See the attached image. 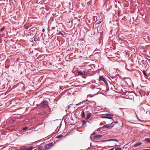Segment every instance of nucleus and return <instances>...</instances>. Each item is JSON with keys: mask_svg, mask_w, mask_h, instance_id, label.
<instances>
[{"mask_svg": "<svg viewBox=\"0 0 150 150\" xmlns=\"http://www.w3.org/2000/svg\"><path fill=\"white\" fill-rule=\"evenodd\" d=\"M113 115L112 114H106L105 116L102 117L104 118H107L109 119H111L112 118Z\"/></svg>", "mask_w": 150, "mask_h": 150, "instance_id": "f257e3e1", "label": "nucleus"}, {"mask_svg": "<svg viewBox=\"0 0 150 150\" xmlns=\"http://www.w3.org/2000/svg\"><path fill=\"white\" fill-rule=\"evenodd\" d=\"M113 123L112 122L110 124H107L104 125L103 127V128H106L108 129H110L113 127L114 125L115 124H113Z\"/></svg>", "mask_w": 150, "mask_h": 150, "instance_id": "f03ea898", "label": "nucleus"}, {"mask_svg": "<svg viewBox=\"0 0 150 150\" xmlns=\"http://www.w3.org/2000/svg\"><path fill=\"white\" fill-rule=\"evenodd\" d=\"M99 81H103L104 83L106 84H107V81L108 80L104 77L103 76H101L99 77Z\"/></svg>", "mask_w": 150, "mask_h": 150, "instance_id": "7ed1b4c3", "label": "nucleus"}, {"mask_svg": "<svg viewBox=\"0 0 150 150\" xmlns=\"http://www.w3.org/2000/svg\"><path fill=\"white\" fill-rule=\"evenodd\" d=\"M42 107H46L47 106V103L46 102H42L41 103Z\"/></svg>", "mask_w": 150, "mask_h": 150, "instance_id": "20e7f679", "label": "nucleus"}, {"mask_svg": "<svg viewBox=\"0 0 150 150\" xmlns=\"http://www.w3.org/2000/svg\"><path fill=\"white\" fill-rule=\"evenodd\" d=\"M103 137L102 135H97L93 136V138L94 139H97Z\"/></svg>", "mask_w": 150, "mask_h": 150, "instance_id": "39448f33", "label": "nucleus"}, {"mask_svg": "<svg viewBox=\"0 0 150 150\" xmlns=\"http://www.w3.org/2000/svg\"><path fill=\"white\" fill-rule=\"evenodd\" d=\"M142 144V143L141 142H139L137 143H136V144H135L134 145V147H137V146H138Z\"/></svg>", "mask_w": 150, "mask_h": 150, "instance_id": "423d86ee", "label": "nucleus"}, {"mask_svg": "<svg viewBox=\"0 0 150 150\" xmlns=\"http://www.w3.org/2000/svg\"><path fill=\"white\" fill-rule=\"evenodd\" d=\"M90 102V101L88 100H84L82 102H80L78 104H76V105H80L81 103H83L84 102Z\"/></svg>", "mask_w": 150, "mask_h": 150, "instance_id": "0eeeda50", "label": "nucleus"}, {"mask_svg": "<svg viewBox=\"0 0 150 150\" xmlns=\"http://www.w3.org/2000/svg\"><path fill=\"white\" fill-rule=\"evenodd\" d=\"M91 113H88L87 114L86 117V119L87 120L89 119L91 117Z\"/></svg>", "mask_w": 150, "mask_h": 150, "instance_id": "6e6552de", "label": "nucleus"}, {"mask_svg": "<svg viewBox=\"0 0 150 150\" xmlns=\"http://www.w3.org/2000/svg\"><path fill=\"white\" fill-rule=\"evenodd\" d=\"M81 116L83 118H84L85 117V114L84 112V111H82L81 112Z\"/></svg>", "mask_w": 150, "mask_h": 150, "instance_id": "1a4fd4ad", "label": "nucleus"}, {"mask_svg": "<svg viewBox=\"0 0 150 150\" xmlns=\"http://www.w3.org/2000/svg\"><path fill=\"white\" fill-rule=\"evenodd\" d=\"M93 88L95 90H97V91L98 92L101 90V88H96L95 87Z\"/></svg>", "mask_w": 150, "mask_h": 150, "instance_id": "9d476101", "label": "nucleus"}, {"mask_svg": "<svg viewBox=\"0 0 150 150\" xmlns=\"http://www.w3.org/2000/svg\"><path fill=\"white\" fill-rule=\"evenodd\" d=\"M53 146V144L52 143H49L48 144H47V146H48V147H47V149L49 148L50 147H51V146Z\"/></svg>", "mask_w": 150, "mask_h": 150, "instance_id": "9b49d317", "label": "nucleus"}, {"mask_svg": "<svg viewBox=\"0 0 150 150\" xmlns=\"http://www.w3.org/2000/svg\"><path fill=\"white\" fill-rule=\"evenodd\" d=\"M78 74L79 75H81V76H82L83 75H84V74L83 72H81V71H79L78 72Z\"/></svg>", "mask_w": 150, "mask_h": 150, "instance_id": "f8f14e48", "label": "nucleus"}, {"mask_svg": "<svg viewBox=\"0 0 150 150\" xmlns=\"http://www.w3.org/2000/svg\"><path fill=\"white\" fill-rule=\"evenodd\" d=\"M142 72H143V73L144 76H145V77L146 76L147 77H148V76H147V75L146 74V72L144 70V71H142Z\"/></svg>", "mask_w": 150, "mask_h": 150, "instance_id": "ddd939ff", "label": "nucleus"}, {"mask_svg": "<svg viewBox=\"0 0 150 150\" xmlns=\"http://www.w3.org/2000/svg\"><path fill=\"white\" fill-rule=\"evenodd\" d=\"M63 137V136L62 135H57L56 137V138L57 139H59L62 137Z\"/></svg>", "mask_w": 150, "mask_h": 150, "instance_id": "4468645a", "label": "nucleus"}, {"mask_svg": "<svg viewBox=\"0 0 150 150\" xmlns=\"http://www.w3.org/2000/svg\"><path fill=\"white\" fill-rule=\"evenodd\" d=\"M146 141L149 143H150V139H146Z\"/></svg>", "mask_w": 150, "mask_h": 150, "instance_id": "2eb2a0df", "label": "nucleus"}, {"mask_svg": "<svg viewBox=\"0 0 150 150\" xmlns=\"http://www.w3.org/2000/svg\"><path fill=\"white\" fill-rule=\"evenodd\" d=\"M121 148L120 147L116 148L115 149V150H121Z\"/></svg>", "mask_w": 150, "mask_h": 150, "instance_id": "dca6fc26", "label": "nucleus"}, {"mask_svg": "<svg viewBox=\"0 0 150 150\" xmlns=\"http://www.w3.org/2000/svg\"><path fill=\"white\" fill-rule=\"evenodd\" d=\"M33 146H31L30 148H28V150H32L33 149Z\"/></svg>", "mask_w": 150, "mask_h": 150, "instance_id": "f3484780", "label": "nucleus"}, {"mask_svg": "<svg viewBox=\"0 0 150 150\" xmlns=\"http://www.w3.org/2000/svg\"><path fill=\"white\" fill-rule=\"evenodd\" d=\"M4 29V28H1L0 30V32L1 33Z\"/></svg>", "mask_w": 150, "mask_h": 150, "instance_id": "a211bd4d", "label": "nucleus"}, {"mask_svg": "<svg viewBox=\"0 0 150 150\" xmlns=\"http://www.w3.org/2000/svg\"><path fill=\"white\" fill-rule=\"evenodd\" d=\"M22 150H28V149L27 148H25V147H24V148H23L22 149Z\"/></svg>", "mask_w": 150, "mask_h": 150, "instance_id": "6ab92c4d", "label": "nucleus"}, {"mask_svg": "<svg viewBox=\"0 0 150 150\" xmlns=\"http://www.w3.org/2000/svg\"><path fill=\"white\" fill-rule=\"evenodd\" d=\"M111 140H112V141H115V142H118V141L117 139H112Z\"/></svg>", "mask_w": 150, "mask_h": 150, "instance_id": "aec40b11", "label": "nucleus"}, {"mask_svg": "<svg viewBox=\"0 0 150 150\" xmlns=\"http://www.w3.org/2000/svg\"><path fill=\"white\" fill-rule=\"evenodd\" d=\"M58 34H60L62 36H63L64 35V34L62 33L61 31H59V33Z\"/></svg>", "mask_w": 150, "mask_h": 150, "instance_id": "412c9836", "label": "nucleus"}, {"mask_svg": "<svg viewBox=\"0 0 150 150\" xmlns=\"http://www.w3.org/2000/svg\"><path fill=\"white\" fill-rule=\"evenodd\" d=\"M82 122L83 124H84L86 123V122L84 120H82Z\"/></svg>", "mask_w": 150, "mask_h": 150, "instance_id": "4be33fe9", "label": "nucleus"}, {"mask_svg": "<svg viewBox=\"0 0 150 150\" xmlns=\"http://www.w3.org/2000/svg\"><path fill=\"white\" fill-rule=\"evenodd\" d=\"M27 127H24L23 129V130H25V129H27Z\"/></svg>", "mask_w": 150, "mask_h": 150, "instance_id": "5701e85b", "label": "nucleus"}, {"mask_svg": "<svg viewBox=\"0 0 150 150\" xmlns=\"http://www.w3.org/2000/svg\"><path fill=\"white\" fill-rule=\"evenodd\" d=\"M45 147V149H47V146L46 145Z\"/></svg>", "mask_w": 150, "mask_h": 150, "instance_id": "b1692460", "label": "nucleus"}, {"mask_svg": "<svg viewBox=\"0 0 150 150\" xmlns=\"http://www.w3.org/2000/svg\"><path fill=\"white\" fill-rule=\"evenodd\" d=\"M143 150H150V149H144Z\"/></svg>", "mask_w": 150, "mask_h": 150, "instance_id": "393cba45", "label": "nucleus"}, {"mask_svg": "<svg viewBox=\"0 0 150 150\" xmlns=\"http://www.w3.org/2000/svg\"><path fill=\"white\" fill-rule=\"evenodd\" d=\"M48 137V136H47V139H49V138L50 137Z\"/></svg>", "mask_w": 150, "mask_h": 150, "instance_id": "a878e982", "label": "nucleus"}, {"mask_svg": "<svg viewBox=\"0 0 150 150\" xmlns=\"http://www.w3.org/2000/svg\"><path fill=\"white\" fill-rule=\"evenodd\" d=\"M91 102H93V103H95V101H92Z\"/></svg>", "mask_w": 150, "mask_h": 150, "instance_id": "bb28decb", "label": "nucleus"}, {"mask_svg": "<svg viewBox=\"0 0 150 150\" xmlns=\"http://www.w3.org/2000/svg\"><path fill=\"white\" fill-rule=\"evenodd\" d=\"M45 31V30L44 29H43L42 30V31L44 32Z\"/></svg>", "mask_w": 150, "mask_h": 150, "instance_id": "cd10ccee", "label": "nucleus"}, {"mask_svg": "<svg viewBox=\"0 0 150 150\" xmlns=\"http://www.w3.org/2000/svg\"><path fill=\"white\" fill-rule=\"evenodd\" d=\"M120 109L121 110H122V109H122V108H120Z\"/></svg>", "mask_w": 150, "mask_h": 150, "instance_id": "c85d7f7f", "label": "nucleus"}, {"mask_svg": "<svg viewBox=\"0 0 150 150\" xmlns=\"http://www.w3.org/2000/svg\"><path fill=\"white\" fill-rule=\"evenodd\" d=\"M34 40L35 41V38H34Z\"/></svg>", "mask_w": 150, "mask_h": 150, "instance_id": "c756f323", "label": "nucleus"}, {"mask_svg": "<svg viewBox=\"0 0 150 150\" xmlns=\"http://www.w3.org/2000/svg\"><path fill=\"white\" fill-rule=\"evenodd\" d=\"M50 136H51V135H50V136H48V137H50Z\"/></svg>", "mask_w": 150, "mask_h": 150, "instance_id": "7c9ffc66", "label": "nucleus"}, {"mask_svg": "<svg viewBox=\"0 0 150 150\" xmlns=\"http://www.w3.org/2000/svg\"><path fill=\"white\" fill-rule=\"evenodd\" d=\"M42 149V150H44V149Z\"/></svg>", "mask_w": 150, "mask_h": 150, "instance_id": "2f4dec72", "label": "nucleus"}, {"mask_svg": "<svg viewBox=\"0 0 150 150\" xmlns=\"http://www.w3.org/2000/svg\"><path fill=\"white\" fill-rule=\"evenodd\" d=\"M83 77L84 78H85V77H83Z\"/></svg>", "mask_w": 150, "mask_h": 150, "instance_id": "473e14b6", "label": "nucleus"}, {"mask_svg": "<svg viewBox=\"0 0 150 150\" xmlns=\"http://www.w3.org/2000/svg\"><path fill=\"white\" fill-rule=\"evenodd\" d=\"M149 60L150 61V59H149Z\"/></svg>", "mask_w": 150, "mask_h": 150, "instance_id": "72a5a7b5", "label": "nucleus"}]
</instances>
